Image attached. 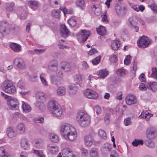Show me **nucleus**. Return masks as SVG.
<instances>
[{
    "label": "nucleus",
    "mask_w": 157,
    "mask_h": 157,
    "mask_svg": "<svg viewBox=\"0 0 157 157\" xmlns=\"http://www.w3.org/2000/svg\"><path fill=\"white\" fill-rule=\"evenodd\" d=\"M60 133L65 139L71 141L75 140L77 137V132L75 128L67 124L61 125Z\"/></svg>",
    "instance_id": "nucleus-1"
},
{
    "label": "nucleus",
    "mask_w": 157,
    "mask_h": 157,
    "mask_svg": "<svg viewBox=\"0 0 157 157\" xmlns=\"http://www.w3.org/2000/svg\"><path fill=\"white\" fill-rule=\"evenodd\" d=\"M76 120L79 124L83 127L87 126L90 122V116L83 110L79 111L77 115Z\"/></svg>",
    "instance_id": "nucleus-2"
},
{
    "label": "nucleus",
    "mask_w": 157,
    "mask_h": 157,
    "mask_svg": "<svg viewBox=\"0 0 157 157\" xmlns=\"http://www.w3.org/2000/svg\"><path fill=\"white\" fill-rule=\"evenodd\" d=\"M1 87L5 92L9 94H13L16 92L15 86L10 80H5L2 83Z\"/></svg>",
    "instance_id": "nucleus-3"
},
{
    "label": "nucleus",
    "mask_w": 157,
    "mask_h": 157,
    "mask_svg": "<svg viewBox=\"0 0 157 157\" xmlns=\"http://www.w3.org/2000/svg\"><path fill=\"white\" fill-rule=\"evenodd\" d=\"M14 29V27L10 28L6 21H2L0 25V39L3 37L5 34H8L10 33L12 30Z\"/></svg>",
    "instance_id": "nucleus-4"
},
{
    "label": "nucleus",
    "mask_w": 157,
    "mask_h": 157,
    "mask_svg": "<svg viewBox=\"0 0 157 157\" xmlns=\"http://www.w3.org/2000/svg\"><path fill=\"white\" fill-rule=\"evenodd\" d=\"M152 41L148 37L144 36L139 38L137 41V44L138 47L141 48H145L151 43Z\"/></svg>",
    "instance_id": "nucleus-5"
},
{
    "label": "nucleus",
    "mask_w": 157,
    "mask_h": 157,
    "mask_svg": "<svg viewBox=\"0 0 157 157\" xmlns=\"http://www.w3.org/2000/svg\"><path fill=\"white\" fill-rule=\"evenodd\" d=\"M90 35V33L86 30H81L77 34L78 40L80 42L84 43Z\"/></svg>",
    "instance_id": "nucleus-6"
},
{
    "label": "nucleus",
    "mask_w": 157,
    "mask_h": 157,
    "mask_svg": "<svg viewBox=\"0 0 157 157\" xmlns=\"http://www.w3.org/2000/svg\"><path fill=\"white\" fill-rule=\"evenodd\" d=\"M14 64L19 69L24 70L26 68L25 63L23 59L20 58H16L14 59Z\"/></svg>",
    "instance_id": "nucleus-7"
},
{
    "label": "nucleus",
    "mask_w": 157,
    "mask_h": 157,
    "mask_svg": "<svg viewBox=\"0 0 157 157\" xmlns=\"http://www.w3.org/2000/svg\"><path fill=\"white\" fill-rule=\"evenodd\" d=\"M146 135L147 138L149 140H153L156 137V130L153 128L149 127L147 130Z\"/></svg>",
    "instance_id": "nucleus-8"
},
{
    "label": "nucleus",
    "mask_w": 157,
    "mask_h": 157,
    "mask_svg": "<svg viewBox=\"0 0 157 157\" xmlns=\"http://www.w3.org/2000/svg\"><path fill=\"white\" fill-rule=\"evenodd\" d=\"M85 95L87 98L96 99L98 98V94L95 91L90 89H87L84 92Z\"/></svg>",
    "instance_id": "nucleus-9"
},
{
    "label": "nucleus",
    "mask_w": 157,
    "mask_h": 157,
    "mask_svg": "<svg viewBox=\"0 0 157 157\" xmlns=\"http://www.w3.org/2000/svg\"><path fill=\"white\" fill-rule=\"evenodd\" d=\"M7 104L11 109L15 110L18 109L17 99L11 98L10 100H7Z\"/></svg>",
    "instance_id": "nucleus-10"
},
{
    "label": "nucleus",
    "mask_w": 157,
    "mask_h": 157,
    "mask_svg": "<svg viewBox=\"0 0 157 157\" xmlns=\"http://www.w3.org/2000/svg\"><path fill=\"white\" fill-rule=\"evenodd\" d=\"M62 153L63 157H78L77 155H74L71 149L68 148L63 149Z\"/></svg>",
    "instance_id": "nucleus-11"
},
{
    "label": "nucleus",
    "mask_w": 157,
    "mask_h": 157,
    "mask_svg": "<svg viewBox=\"0 0 157 157\" xmlns=\"http://www.w3.org/2000/svg\"><path fill=\"white\" fill-rule=\"evenodd\" d=\"M48 68L50 71H54L58 69V62L55 59L51 61L49 63L48 66Z\"/></svg>",
    "instance_id": "nucleus-12"
},
{
    "label": "nucleus",
    "mask_w": 157,
    "mask_h": 157,
    "mask_svg": "<svg viewBox=\"0 0 157 157\" xmlns=\"http://www.w3.org/2000/svg\"><path fill=\"white\" fill-rule=\"evenodd\" d=\"M63 111V107L59 105L56 108L51 112L54 116L58 117L61 116Z\"/></svg>",
    "instance_id": "nucleus-13"
},
{
    "label": "nucleus",
    "mask_w": 157,
    "mask_h": 157,
    "mask_svg": "<svg viewBox=\"0 0 157 157\" xmlns=\"http://www.w3.org/2000/svg\"><path fill=\"white\" fill-rule=\"evenodd\" d=\"M112 146L109 143L105 144L101 149L102 154L106 155L109 153L112 148Z\"/></svg>",
    "instance_id": "nucleus-14"
},
{
    "label": "nucleus",
    "mask_w": 157,
    "mask_h": 157,
    "mask_svg": "<svg viewBox=\"0 0 157 157\" xmlns=\"http://www.w3.org/2000/svg\"><path fill=\"white\" fill-rule=\"evenodd\" d=\"M59 105L58 103L54 100L50 101L48 105V109L50 112L58 107Z\"/></svg>",
    "instance_id": "nucleus-15"
},
{
    "label": "nucleus",
    "mask_w": 157,
    "mask_h": 157,
    "mask_svg": "<svg viewBox=\"0 0 157 157\" xmlns=\"http://www.w3.org/2000/svg\"><path fill=\"white\" fill-rule=\"evenodd\" d=\"M36 97L37 101L44 102L46 100V96L45 94L39 91L36 93Z\"/></svg>",
    "instance_id": "nucleus-16"
},
{
    "label": "nucleus",
    "mask_w": 157,
    "mask_h": 157,
    "mask_svg": "<svg viewBox=\"0 0 157 157\" xmlns=\"http://www.w3.org/2000/svg\"><path fill=\"white\" fill-rule=\"evenodd\" d=\"M125 101L126 104L128 105L135 104L137 102L136 97L132 95H128L126 98Z\"/></svg>",
    "instance_id": "nucleus-17"
},
{
    "label": "nucleus",
    "mask_w": 157,
    "mask_h": 157,
    "mask_svg": "<svg viewBox=\"0 0 157 157\" xmlns=\"http://www.w3.org/2000/svg\"><path fill=\"white\" fill-rule=\"evenodd\" d=\"M69 32V30L65 25L63 24L60 25L61 35L64 38L67 37L68 36Z\"/></svg>",
    "instance_id": "nucleus-18"
},
{
    "label": "nucleus",
    "mask_w": 157,
    "mask_h": 157,
    "mask_svg": "<svg viewBox=\"0 0 157 157\" xmlns=\"http://www.w3.org/2000/svg\"><path fill=\"white\" fill-rule=\"evenodd\" d=\"M47 147L48 150L52 154H56L58 151V147L56 145L49 144L48 145Z\"/></svg>",
    "instance_id": "nucleus-19"
},
{
    "label": "nucleus",
    "mask_w": 157,
    "mask_h": 157,
    "mask_svg": "<svg viewBox=\"0 0 157 157\" xmlns=\"http://www.w3.org/2000/svg\"><path fill=\"white\" fill-rule=\"evenodd\" d=\"M76 84L79 85V83H77L76 84H71L68 86V91L71 94H75L76 93L78 87L76 86Z\"/></svg>",
    "instance_id": "nucleus-20"
},
{
    "label": "nucleus",
    "mask_w": 157,
    "mask_h": 157,
    "mask_svg": "<svg viewBox=\"0 0 157 157\" xmlns=\"http://www.w3.org/2000/svg\"><path fill=\"white\" fill-rule=\"evenodd\" d=\"M61 67L62 69L65 71H68L71 69V66L69 63L64 61L62 62Z\"/></svg>",
    "instance_id": "nucleus-21"
},
{
    "label": "nucleus",
    "mask_w": 157,
    "mask_h": 157,
    "mask_svg": "<svg viewBox=\"0 0 157 157\" xmlns=\"http://www.w3.org/2000/svg\"><path fill=\"white\" fill-rule=\"evenodd\" d=\"M50 78L51 83L53 84L58 85L61 83L60 80L56 78L55 75H51Z\"/></svg>",
    "instance_id": "nucleus-22"
},
{
    "label": "nucleus",
    "mask_w": 157,
    "mask_h": 157,
    "mask_svg": "<svg viewBox=\"0 0 157 157\" xmlns=\"http://www.w3.org/2000/svg\"><path fill=\"white\" fill-rule=\"evenodd\" d=\"M17 131L20 133H24L25 130V126L22 123H19L17 126Z\"/></svg>",
    "instance_id": "nucleus-23"
},
{
    "label": "nucleus",
    "mask_w": 157,
    "mask_h": 157,
    "mask_svg": "<svg viewBox=\"0 0 157 157\" xmlns=\"http://www.w3.org/2000/svg\"><path fill=\"white\" fill-rule=\"evenodd\" d=\"M10 47L13 51L15 52H19L21 51V46L15 43L11 44Z\"/></svg>",
    "instance_id": "nucleus-24"
},
{
    "label": "nucleus",
    "mask_w": 157,
    "mask_h": 157,
    "mask_svg": "<svg viewBox=\"0 0 157 157\" xmlns=\"http://www.w3.org/2000/svg\"><path fill=\"white\" fill-rule=\"evenodd\" d=\"M85 143L87 146H90L93 144V139L92 137L90 135L86 136L84 138Z\"/></svg>",
    "instance_id": "nucleus-25"
},
{
    "label": "nucleus",
    "mask_w": 157,
    "mask_h": 157,
    "mask_svg": "<svg viewBox=\"0 0 157 157\" xmlns=\"http://www.w3.org/2000/svg\"><path fill=\"white\" fill-rule=\"evenodd\" d=\"M96 30L98 34L102 36H104L106 34L105 28L102 25L100 26L99 28L96 29Z\"/></svg>",
    "instance_id": "nucleus-26"
},
{
    "label": "nucleus",
    "mask_w": 157,
    "mask_h": 157,
    "mask_svg": "<svg viewBox=\"0 0 157 157\" xmlns=\"http://www.w3.org/2000/svg\"><path fill=\"white\" fill-rule=\"evenodd\" d=\"M22 108L23 112L25 113L29 112L31 110L30 106L23 101H22Z\"/></svg>",
    "instance_id": "nucleus-27"
},
{
    "label": "nucleus",
    "mask_w": 157,
    "mask_h": 157,
    "mask_svg": "<svg viewBox=\"0 0 157 157\" xmlns=\"http://www.w3.org/2000/svg\"><path fill=\"white\" fill-rule=\"evenodd\" d=\"M29 6L33 10H35L38 6L39 4L35 1H30L28 2Z\"/></svg>",
    "instance_id": "nucleus-28"
},
{
    "label": "nucleus",
    "mask_w": 157,
    "mask_h": 157,
    "mask_svg": "<svg viewBox=\"0 0 157 157\" xmlns=\"http://www.w3.org/2000/svg\"><path fill=\"white\" fill-rule=\"evenodd\" d=\"M21 145L22 148L24 149L28 148L29 147V144L27 140L25 139H21Z\"/></svg>",
    "instance_id": "nucleus-29"
},
{
    "label": "nucleus",
    "mask_w": 157,
    "mask_h": 157,
    "mask_svg": "<svg viewBox=\"0 0 157 157\" xmlns=\"http://www.w3.org/2000/svg\"><path fill=\"white\" fill-rule=\"evenodd\" d=\"M66 93L65 88L63 86H60L57 90V94L59 96L64 95Z\"/></svg>",
    "instance_id": "nucleus-30"
},
{
    "label": "nucleus",
    "mask_w": 157,
    "mask_h": 157,
    "mask_svg": "<svg viewBox=\"0 0 157 157\" xmlns=\"http://www.w3.org/2000/svg\"><path fill=\"white\" fill-rule=\"evenodd\" d=\"M49 137L52 142H57L59 141V137L58 136L54 133H52L49 135Z\"/></svg>",
    "instance_id": "nucleus-31"
},
{
    "label": "nucleus",
    "mask_w": 157,
    "mask_h": 157,
    "mask_svg": "<svg viewBox=\"0 0 157 157\" xmlns=\"http://www.w3.org/2000/svg\"><path fill=\"white\" fill-rule=\"evenodd\" d=\"M149 87H147L148 89L152 90L154 91H155L157 90V82H153L152 83L151 82L148 83Z\"/></svg>",
    "instance_id": "nucleus-32"
},
{
    "label": "nucleus",
    "mask_w": 157,
    "mask_h": 157,
    "mask_svg": "<svg viewBox=\"0 0 157 157\" xmlns=\"http://www.w3.org/2000/svg\"><path fill=\"white\" fill-rule=\"evenodd\" d=\"M137 19L135 17H130L128 19L129 25L131 27H133V26L136 25L137 24Z\"/></svg>",
    "instance_id": "nucleus-33"
},
{
    "label": "nucleus",
    "mask_w": 157,
    "mask_h": 157,
    "mask_svg": "<svg viewBox=\"0 0 157 157\" xmlns=\"http://www.w3.org/2000/svg\"><path fill=\"white\" fill-rule=\"evenodd\" d=\"M6 9L8 12L13 11L14 10V4L13 2L7 3Z\"/></svg>",
    "instance_id": "nucleus-34"
},
{
    "label": "nucleus",
    "mask_w": 157,
    "mask_h": 157,
    "mask_svg": "<svg viewBox=\"0 0 157 157\" xmlns=\"http://www.w3.org/2000/svg\"><path fill=\"white\" fill-rule=\"evenodd\" d=\"M43 102L37 101L36 103V106L42 112L44 111L45 109V106Z\"/></svg>",
    "instance_id": "nucleus-35"
},
{
    "label": "nucleus",
    "mask_w": 157,
    "mask_h": 157,
    "mask_svg": "<svg viewBox=\"0 0 157 157\" xmlns=\"http://www.w3.org/2000/svg\"><path fill=\"white\" fill-rule=\"evenodd\" d=\"M44 74L43 73L41 74L40 75V78L41 81V82L43 85L45 87L48 86V82L46 79L43 76Z\"/></svg>",
    "instance_id": "nucleus-36"
},
{
    "label": "nucleus",
    "mask_w": 157,
    "mask_h": 157,
    "mask_svg": "<svg viewBox=\"0 0 157 157\" xmlns=\"http://www.w3.org/2000/svg\"><path fill=\"white\" fill-rule=\"evenodd\" d=\"M108 74V72L106 70H101L98 73V75L101 78H104L106 77Z\"/></svg>",
    "instance_id": "nucleus-37"
},
{
    "label": "nucleus",
    "mask_w": 157,
    "mask_h": 157,
    "mask_svg": "<svg viewBox=\"0 0 157 157\" xmlns=\"http://www.w3.org/2000/svg\"><path fill=\"white\" fill-rule=\"evenodd\" d=\"M120 44L118 40H115L112 42L111 47L114 50H117L119 48Z\"/></svg>",
    "instance_id": "nucleus-38"
},
{
    "label": "nucleus",
    "mask_w": 157,
    "mask_h": 157,
    "mask_svg": "<svg viewBox=\"0 0 157 157\" xmlns=\"http://www.w3.org/2000/svg\"><path fill=\"white\" fill-rule=\"evenodd\" d=\"M6 132L8 136L10 138H12L14 136L15 133L12 128H8L7 129Z\"/></svg>",
    "instance_id": "nucleus-39"
},
{
    "label": "nucleus",
    "mask_w": 157,
    "mask_h": 157,
    "mask_svg": "<svg viewBox=\"0 0 157 157\" xmlns=\"http://www.w3.org/2000/svg\"><path fill=\"white\" fill-rule=\"evenodd\" d=\"M144 144V141L141 140H137L136 139H134L132 142V144L134 146L136 147L139 145H142Z\"/></svg>",
    "instance_id": "nucleus-40"
},
{
    "label": "nucleus",
    "mask_w": 157,
    "mask_h": 157,
    "mask_svg": "<svg viewBox=\"0 0 157 157\" xmlns=\"http://www.w3.org/2000/svg\"><path fill=\"white\" fill-rule=\"evenodd\" d=\"M116 10L118 14H122L124 13L125 12L126 10V8L125 7H123L122 8L119 6H117L116 7Z\"/></svg>",
    "instance_id": "nucleus-41"
},
{
    "label": "nucleus",
    "mask_w": 157,
    "mask_h": 157,
    "mask_svg": "<svg viewBox=\"0 0 157 157\" xmlns=\"http://www.w3.org/2000/svg\"><path fill=\"white\" fill-rule=\"evenodd\" d=\"M68 22L71 26H74L76 24V20L75 17H71L68 21Z\"/></svg>",
    "instance_id": "nucleus-42"
},
{
    "label": "nucleus",
    "mask_w": 157,
    "mask_h": 157,
    "mask_svg": "<svg viewBox=\"0 0 157 157\" xmlns=\"http://www.w3.org/2000/svg\"><path fill=\"white\" fill-rule=\"evenodd\" d=\"M90 154L92 157H98L97 149L96 148H92L90 150Z\"/></svg>",
    "instance_id": "nucleus-43"
},
{
    "label": "nucleus",
    "mask_w": 157,
    "mask_h": 157,
    "mask_svg": "<svg viewBox=\"0 0 157 157\" xmlns=\"http://www.w3.org/2000/svg\"><path fill=\"white\" fill-rule=\"evenodd\" d=\"M77 6L82 10L84 8V2L83 0H78L76 2Z\"/></svg>",
    "instance_id": "nucleus-44"
},
{
    "label": "nucleus",
    "mask_w": 157,
    "mask_h": 157,
    "mask_svg": "<svg viewBox=\"0 0 157 157\" xmlns=\"http://www.w3.org/2000/svg\"><path fill=\"white\" fill-rule=\"evenodd\" d=\"M144 143L147 146L150 148H153L155 146V143L150 140H145Z\"/></svg>",
    "instance_id": "nucleus-45"
},
{
    "label": "nucleus",
    "mask_w": 157,
    "mask_h": 157,
    "mask_svg": "<svg viewBox=\"0 0 157 157\" xmlns=\"http://www.w3.org/2000/svg\"><path fill=\"white\" fill-rule=\"evenodd\" d=\"M98 135L101 138L105 140L107 138L106 134L105 131L103 130H100L98 132Z\"/></svg>",
    "instance_id": "nucleus-46"
},
{
    "label": "nucleus",
    "mask_w": 157,
    "mask_h": 157,
    "mask_svg": "<svg viewBox=\"0 0 157 157\" xmlns=\"http://www.w3.org/2000/svg\"><path fill=\"white\" fill-rule=\"evenodd\" d=\"M37 73H34L32 74L29 75H28L29 79L32 82H35V79L37 77Z\"/></svg>",
    "instance_id": "nucleus-47"
},
{
    "label": "nucleus",
    "mask_w": 157,
    "mask_h": 157,
    "mask_svg": "<svg viewBox=\"0 0 157 157\" xmlns=\"http://www.w3.org/2000/svg\"><path fill=\"white\" fill-rule=\"evenodd\" d=\"M151 114L150 113H142L141 115L139 116V117L141 118H144L147 121L149 120L151 117Z\"/></svg>",
    "instance_id": "nucleus-48"
},
{
    "label": "nucleus",
    "mask_w": 157,
    "mask_h": 157,
    "mask_svg": "<svg viewBox=\"0 0 157 157\" xmlns=\"http://www.w3.org/2000/svg\"><path fill=\"white\" fill-rule=\"evenodd\" d=\"M152 73L151 75V77L157 80V67H154L152 69Z\"/></svg>",
    "instance_id": "nucleus-49"
},
{
    "label": "nucleus",
    "mask_w": 157,
    "mask_h": 157,
    "mask_svg": "<svg viewBox=\"0 0 157 157\" xmlns=\"http://www.w3.org/2000/svg\"><path fill=\"white\" fill-rule=\"evenodd\" d=\"M117 74L120 76H124L126 74V71L123 69H118L117 71Z\"/></svg>",
    "instance_id": "nucleus-50"
},
{
    "label": "nucleus",
    "mask_w": 157,
    "mask_h": 157,
    "mask_svg": "<svg viewBox=\"0 0 157 157\" xmlns=\"http://www.w3.org/2000/svg\"><path fill=\"white\" fill-rule=\"evenodd\" d=\"M52 14L55 18H59L60 17V11L58 10H54L52 11Z\"/></svg>",
    "instance_id": "nucleus-51"
},
{
    "label": "nucleus",
    "mask_w": 157,
    "mask_h": 157,
    "mask_svg": "<svg viewBox=\"0 0 157 157\" xmlns=\"http://www.w3.org/2000/svg\"><path fill=\"white\" fill-rule=\"evenodd\" d=\"M33 144L34 147L40 148L43 145V143L41 141L36 140L33 141Z\"/></svg>",
    "instance_id": "nucleus-52"
},
{
    "label": "nucleus",
    "mask_w": 157,
    "mask_h": 157,
    "mask_svg": "<svg viewBox=\"0 0 157 157\" xmlns=\"http://www.w3.org/2000/svg\"><path fill=\"white\" fill-rule=\"evenodd\" d=\"M102 109L105 112L109 113L110 114H113L114 111L113 109L104 106L102 108Z\"/></svg>",
    "instance_id": "nucleus-53"
},
{
    "label": "nucleus",
    "mask_w": 157,
    "mask_h": 157,
    "mask_svg": "<svg viewBox=\"0 0 157 157\" xmlns=\"http://www.w3.org/2000/svg\"><path fill=\"white\" fill-rule=\"evenodd\" d=\"M33 152L39 157H45V155L41 151L34 150Z\"/></svg>",
    "instance_id": "nucleus-54"
},
{
    "label": "nucleus",
    "mask_w": 157,
    "mask_h": 157,
    "mask_svg": "<svg viewBox=\"0 0 157 157\" xmlns=\"http://www.w3.org/2000/svg\"><path fill=\"white\" fill-rule=\"evenodd\" d=\"M154 13H157V6L154 3H152L150 5H148Z\"/></svg>",
    "instance_id": "nucleus-55"
},
{
    "label": "nucleus",
    "mask_w": 157,
    "mask_h": 157,
    "mask_svg": "<svg viewBox=\"0 0 157 157\" xmlns=\"http://www.w3.org/2000/svg\"><path fill=\"white\" fill-rule=\"evenodd\" d=\"M101 57L99 56L96 57L92 61V63L94 65L98 64L100 62Z\"/></svg>",
    "instance_id": "nucleus-56"
},
{
    "label": "nucleus",
    "mask_w": 157,
    "mask_h": 157,
    "mask_svg": "<svg viewBox=\"0 0 157 157\" xmlns=\"http://www.w3.org/2000/svg\"><path fill=\"white\" fill-rule=\"evenodd\" d=\"M110 114L108 113H106L105 116L104 121L105 123L108 124L110 122L109 119Z\"/></svg>",
    "instance_id": "nucleus-57"
},
{
    "label": "nucleus",
    "mask_w": 157,
    "mask_h": 157,
    "mask_svg": "<svg viewBox=\"0 0 157 157\" xmlns=\"http://www.w3.org/2000/svg\"><path fill=\"white\" fill-rule=\"evenodd\" d=\"M18 87L21 89H25V85L23 82L21 81H19L17 85Z\"/></svg>",
    "instance_id": "nucleus-58"
},
{
    "label": "nucleus",
    "mask_w": 157,
    "mask_h": 157,
    "mask_svg": "<svg viewBox=\"0 0 157 157\" xmlns=\"http://www.w3.org/2000/svg\"><path fill=\"white\" fill-rule=\"evenodd\" d=\"M131 56L130 55L127 56L124 60V63L126 65H128L130 63Z\"/></svg>",
    "instance_id": "nucleus-59"
},
{
    "label": "nucleus",
    "mask_w": 157,
    "mask_h": 157,
    "mask_svg": "<svg viewBox=\"0 0 157 157\" xmlns=\"http://www.w3.org/2000/svg\"><path fill=\"white\" fill-rule=\"evenodd\" d=\"M21 19H25L27 16V13L26 11H23L20 15Z\"/></svg>",
    "instance_id": "nucleus-60"
},
{
    "label": "nucleus",
    "mask_w": 157,
    "mask_h": 157,
    "mask_svg": "<svg viewBox=\"0 0 157 157\" xmlns=\"http://www.w3.org/2000/svg\"><path fill=\"white\" fill-rule=\"evenodd\" d=\"M34 121L37 123H42L44 122V119L43 117H36L34 119Z\"/></svg>",
    "instance_id": "nucleus-61"
},
{
    "label": "nucleus",
    "mask_w": 157,
    "mask_h": 157,
    "mask_svg": "<svg viewBox=\"0 0 157 157\" xmlns=\"http://www.w3.org/2000/svg\"><path fill=\"white\" fill-rule=\"evenodd\" d=\"M147 86H145L144 83H141L140 84L139 88L140 90H146L147 89Z\"/></svg>",
    "instance_id": "nucleus-62"
},
{
    "label": "nucleus",
    "mask_w": 157,
    "mask_h": 157,
    "mask_svg": "<svg viewBox=\"0 0 157 157\" xmlns=\"http://www.w3.org/2000/svg\"><path fill=\"white\" fill-rule=\"evenodd\" d=\"M110 61L113 63H116L117 61V57L115 55H113L109 58Z\"/></svg>",
    "instance_id": "nucleus-63"
},
{
    "label": "nucleus",
    "mask_w": 157,
    "mask_h": 157,
    "mask_svg": "<svg viewBox=\"0 0 157 157\" xmlns=\"http://www.w3.org/2000/svg\"><path fill=\"white\" fill-rule=\"evenodd\" d=\"M110 157H119V155L116 151L113 150L111 152Z\"/></svg>",
    "instance_id": "nucleus-64"
}]
</instances>
